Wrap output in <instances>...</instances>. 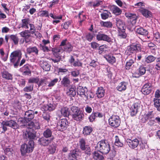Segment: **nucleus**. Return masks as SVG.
<instances>
[{
	"label": "nucleus",
	"instance_id": "f257e3e1",
	"mask_svg": "<svg viewBox=\"0 0 160 160\" xmlns=\"http://www.w3.org/2000/svg\"><path fill=\"white\" fill-rule=\"evenodd\" d=\"M96 149L103 154H107L110 150L109 143L106 140L99 141L95 147Z\"/></svg>",
	"mask_w": 160,
	"mask_h": 160
},
{
	"label": "nucleus",
	"instance_id": "f03ea898",
	"mask_svg": "<svg viewBox=\"0 0 160 160\" xmlns=\"http://www.w3.org/2000/svg\"><path fill=\"white\" fill-rule=\"evenodd\" d=\"M34 116V112L32 110H28L25 112L23 118L21 120V126H26L29 122L33 118Z\"/></svg>",
	"mask_w": 160,
	"mask_h": 160
},
{
	"label": "nucleus",
	"instance_id": "7ed1b4c3",
	"mask_svg": "<svg viewBox=\"0 0 160 160\" xmlns=\"http://www.w3.org/2000/svg\"><path fill=\"white\" fill-rule=\"evenodd\" d=\"M34 142L33 141L30 140L28 143L24 144L21 146V152L22 155H25L26 153L32 152L34 148Z\"/></svg>",
	"mask_w": 160,
	"mask_h": 160
},
{
	"label": "nucleus",
	"instance_id": "20e7f679",
	"mask_svg": "<svg viewBox=\"0 0 160 160\" xmlns=\"http://www.w3.org/2000/svg\"><path fill=\"white\" fill-rule=\"evenodd\" d=\"M20 60V51L16 50L10 54V60L13 63L14 68H17L19 65Z\"/></svg>",
	"mask_w": 160,
	"mask_h": 160
},
{
	"label": "nucleus",
	"instance_id": "39448f33",
	"mask_svg": "<svg viewBox=\"0 0 160 160\" xmlns=\"http://www.w3.org/2000/svg\"><path fill=\"white\" fill-rule=\"evenodd\" d=\"M71 110L73 112L72 114L73 118L77 121H81L84 118V115L81 111L77 107L72 106Z\"/></svg>",
	"mask_w": 160,
	"mask_h": 160
},
{
	"label": "nucleus",
	"instance_id": "423d86ee",
	"mask_svg": "<svg viewBox=\"0 0 160 160\" xmlns=\"http://www.w3.org/2000/svg\"><path fill=\"white\" fill-rule=\"evenodd\" d=\"M109 125L114 128L118 127L121 121L119 117L117 115H113L108 120Z\"/></svg>",
	"mask_w": 160,
	"mask_h": 160
},
{
	"label": "nucleus",
	"instance_id": "0eeeda50",
	"mask_svg": "<svg viewBox=\"0 0 160 160\" xmlns=\"http://www.w3.org/2000/svg\"><path fill=\"white\" fill-rule=\"evenodd\" d=\"M79 143L81 149L84 151L86 154L90 155L91 154V150L89 146L86 144L85 140L83 138H81L80 139Z\"/></svg>",
	"mask_w": 160,
	"mask_h": 160
},
{
	"label": "nucleus",
	"instance_id": "6e6552de",
	"mask_svg": "<svg viewBox=\"0 0 160 160\" xmlns=\"http://www.w3.org/2000/svg\"><path fill=\"white\" fill-rule=\"evenodd\" d=\"M142 49L141 46L138 44L131 45L128 47L126 52L130 54V53H135L137 52L140 51Z\"/></svg>",
	"mask_w": 160,
	"mask_h": 160
},
{
	"label": "nucleus",
	"instance_id": "1a4fd4ad",
	"mask_svg": "<svg viewBox=\"0 0 160 160\" xmlns=\"http://www.w3.org/2000/svg\"><path fill=\"white\" fill-rule=\"evenodd\" d=\"M96 37L98 41H105L108 42H110L112 41V39L109 35L100 32H98Z\"/></svg>",
	"mask_w": 160,
	"mask_h": 160
},
{
	"label": "nucleus",
	"instance_id": "9d476101",
	"mask_svg": "<svg viewBox=\"0 0 160 160\" xmlns=\"http://www.w3.org/2000/svg\"><path fill=\"white\" fill-rule=\"evenodd\" d=\"M68 125V122L66 119H62L59 121L57 125V128L58 130L62 131L65 130Z\"/></svg>",
	"mask_w": 160,
	"mask_h": 160
},
{
	"label": "nucleus",
	"instance_id": "9b49d317",
	"mask_svg": "<svg viewBox=\"0 0 160 160\" xmlns=\"http://www.w3.org/2000/svg\"><path fill=\"white\" fill-rule=\"evenodd\" d=\"M60 46L62 48H63L65 51L68 52H71L73 48L72 46L68 42L67 39L63 40L62 41Z\"/></svg>",
	"mask_w": 160,
	"mask_h": 160
},
{
	"label": "nucleus",
	"instance_id": "f8f14e48",
	"mask_svg": "<svg viewBox=\"0 0 160 160\" xmlns=\"http://www.w3.org/2000/svg\"><path fill=\"white\" fill-rule=\"evenodd\" d=\"M126 142L129 147L132 149L136 148L139 144V140L137 138L133 139H127L126 140Z\"/></svg>",
	"mask_w": 160,
	"mask_h": 160
},
{
	"label": "nucleus",
	"instance_id": "ddd939ff",
	"mask_svg": "<svg viewBox=\"0 0 160 160\" xmlns=\"http://www.w3.org/2000/svg\"><path fill=\"white\" fill-rule=\"evenodd\" d=\"M152 90L151 84L150 83L145 84L141 89V92L144 95H147L151 93Z\"/></svg>",
	"mask_w": 160,
	"mask_h": 160
},
{
	"label": "nucleus",
	"instance_id": "4468645a",
	"mask_svg": "<svg viewBox=\"0 0 160 160\" xmlns=\"http://www.w3.org/2000/svg\"><path fill=\"white\" fill-rule=\"evenodd\" d=\"M139 106V104L138 103H135L132 105L130 108V114L131 116H135L137 114Z\"/></svg>",
	"mask_w": 160,
	"mask_h": 160
},
{
	"label": "nucleus",
	"instance_id": "2eb2a0df",
	"mask_svg": "<svg viewBox=\"0 0 160 160\" xmlns=\"http://www.w3.org/2000/svg\"><path fill=\"white\" fill-rule=\"evenodd\" d=\"M116 20V25L118 28L121 31H124L126 28L124 22L119 18H117Z\"/></svg>",
	"mask_w": 160,
	"mask_h": 160
},
{
	"label": "nucleus",
	"instance_id": "dca6fc26",
	"mask_svg": "<svg viewBox=\"0 0 160 160\" xmlns=\"http://www.w3.org/2000/svg\"><path fill=\"white\" fill-rule=\"evenodd\" d=\"M40 65L42 69L45 71H48L50 69V66L46 61L41 60L40 62Z\"/></svg>",
	"mask_w": 160,
	"mask_h": 160
},
{
	"label": "nucleus",
	"instance_id": "f3484780",
	"mask_svg": "<svg viewBox=\"0 0 160 160\" xmlns=\"http://www.w3.org/2000/svg\"><path fill=\"white\" fill-rule=\"evenodd\" d=\"M154 117V115L152 112H148L147 113L145 114L142 118L141 120L142 122H145L148 120L153 118Z\"/></svg>",
	"mask_w": 160,
	"mask_h": 160
},
{
	"label": "nucleus",
	"instance_id": "a211bd4d",
	"mask_svg": "<svg viewBox=\"0 0 160 160\" xmlns=\"http://www.w3.org/2000/svg\"><path fill=\"white\" fill-rule=\"evenodd\" d=\"M87 88L86 87L84 88L82 86H79L78 88L77 92L78 95L81 97H83L85 93H87Z\"/></svg>",
	"mask_w": 160,
	"mask_h": 160
},
{
	"label": "nucleus",
	"instance_id": "6ab92c4d",
	"mask_svg": "<svg viewBox=\"0 0 160 160\" xmlns=\"http://www.w3.org/2000/svg\"><path fill=\"white\" fill-rule=\"evenodd\" d=\"M27 125L26 126V127L28 129L29 128L31 129L32 128H34L36 129H39L40 128V124L38 121L30 122L28 123Z\"/></svg>",
	"mask_w": 160,
	"mask_h": 160
},
{
	"label": "nucleus",
	"instance_id": "aec40b11",
	"mask_svg": "<svg viewBox=\"0 0 160 160\" xmlns=\"http://www.w3.org/2000/svg\"><path fill=\"white\" fill-rule=\"evenodd\" d=\"M49 16L51 18L54 19L52 21V23L54 25H56L60 21V20H61L62 18V16H57L52 13H50L49 14Z\"/></svg>",
	"mask_w": 160,
	"mask_h": 160
},
{
	"label": "nucleus",
	"instance_id": "412c9836",
	"mask_svg": "<svg viewBox=\"0 0 160 160\" xmlns=\"http://www.w3.org/2000/svg\"><path fill=\"white\" fill-rule=\"evenodd\" d=\"M51 139H47L43 137L40 138L38 140L39 143L43 146L48 145L51 143Z\"/></svg>",
	"mask_w": 160,
	"mask_h": 160
},
{
	"label": "nucleus",
	"instance_id": "4be33fe9",
	"mask_svg": "<svg viewBox=\"0 0 160 160\" xmlns=\"http://www.w3.org/2000/svg\"><path fill=\"white\" fill-rule=\"evenodd\" d=\"M53 52L54 57L52 58L51 60L54 63H58L59 62L61 59V56L58 53L54 51V50H52Z\"/></svg>",
	"mask_w": 160,
	"mask_h": 160
},
{
	"label": "nucleus",
	"instance_id": "5701e85b",
	"mask_svg": "<svg viewBox=\"0 0 160 160\" xmlns=\"http://www.w3.org/2000/svg\"><path fill=\"white\" fill-rule=\"evenodd\" d=\"M110 9L112 12L116 15L120 14L122 12L121 9L115 5H112L110 7Z\"/></svg>",
	"mask_w": 160,
	"mask_h": 160
},
{
	"label": "nucleus",
	"instance_id": "b1692460",
	"mask_svg": "<svg viewBox=\"0 0 160 160\" xmlns=\"http://www.w3.org/2000/svg\"><path fill=\"white\" fill-rule=\"evenodd\" d=\"M105 93V91L104 88L102 87H100L98 88L96 94L98 98H101L104 97Z\"/></svg>",
	"mask_w": 160,
	"mask_h": 160
},
{
	"label": "nucleus",
	"instance_id": "393cba45",
	"mask_svg": "<svg viewBox=\"0 0 160 160\" xmlns=\"http://www.w3.org/2000/svg\"><path fill=\"white\" fill-rule=\"evenodd\" d=\"M139 11L146 18H148L151 16V12L148 10L141 8L139 9Z\"/></svg>",
	"mask_w": 160,
	"mask_h": 160
},
{
	"label": "nucleus",
	"instance_id": "a878e982",
	"mask_svg": "<svg viewBox=\"0 0 160 160\" xmlns=\"http://www.w3.org/2000/svg\"><path fill=\"white\" fill-rule=\"evenodd\" d=\"M127 84L125 82L119 83L116 87L117 89L120 92L125 90L127 88Z\"/></svg>",
	"mask_w": 160,
	"mask_h": 160
},
{
	"label": "nucleus",
	"instance_id": "bb28decb",
	"mask_svg": "<svg viewBox=\"0 0 160 160\" xmlns=\"http://www.w3.org/2000/svg\"><path fill=\"white\" fill-rule=\"evenodd\" d=\"M56 106L55 105L49 104L43 106L42 108V109L44 111L48 110L49 111H51L54 110Z\"/></svg>",
	"mask_w": 160,
	"mask_h": 160
},
{
	"label": "nucleus",
	"instance_id": "cd10ccee",
	"mask_svg": "<svg viewBox=\"0 0 160 160\" xmlns=\"http://www.w3.org/2000/svg\"><path fill=\"white\" fill-rule=\"evenodd\" d=\"M136 32L138 34L144 36H146L148 34V32L147 30L141 27L137 28Z\"/></svg>",
	"mask_w": 160,
	"mask_h": 160
},
{
	"label": "nucleus",
	"instance_id": "c85d7f7f",
	"mask_svg": "<svg viewBox=\"0 0 160 160\" xmlns=\"http://www.w3.org/2000/svg\"><path fill=\"white\" fill-rule=\"evenodd\" d=\"M135 57H134L127 61L126 65V69L128 70L130 69L132 65L135 62Z\"/></svg>",
	"mask_w": 160,
	"mask_h": 160
},
{
	"label": "nucleus",
	"instance_id": "c756f323",
	"mask_svg": "<svg viewBox=\"0 0 160 160\" xmlns=\"http://www.w3.org/2000/svg\"><path fill=\"white\" fill-rule=\"evenodd\" d=\"M61 112L62 116L64 117L68 116L70 114L69 108L66 107H63L61 108Z\"/></svg>",
	"mask_w": 160,
	"mask_h": 160
},
{
	"label": "nucleus",
	"instance_id": "7c9ffc66",
	"mask_svg": "<svg viewBox=\"0 0 160 160\" xmlns=\"http://www.w3.org/2000/svg\"><path fill=\"white\" fill-rule=\"evenodd\" d=\"M61 82L64 86L68 87L70 84V81L68 77L66 76L63 78Z\"/></svg>",
	"mask_w": 160,
	"mask_h": 160
},
{
	"label": "nucleus",
	"instance_id": "2f4dec72",
	"mask_svg": "<svg viewBox=\"0 0 160 160\" xmlns=\"http://www.w3.org/2000/svg\"><path fill=\"white\" fill-rule=\"evenodd\" d=\"M126 17L132 21L136 22L137 19V16L135 14L130 13H125Z\"/></svg>",
	"mask_w": 160,
	"mask_h": 160
},
{
	"label": "nucleus",
	"instance_id": "473e14b6",
	"mask_svg": "<svg viewBox=\"0 0 160 160\" xmlns=\"http://www.w3.org/2000/svg\"><path fill=\"white\" fill-rule=\"evenodd\" d=\"M92 156L94 160H102L104 158L102 155L96 152L92 153Z\"/></svg>",
	"mask_w": 160,
	"mask_h": 160
},
{
	"label": "nucleus",
	"instance_id": "72a5a7b5",
	"mask_svg": "<svg viewBox=\"0 0 160 160\" xmlns=\"http://www.w3.org/2000/svg\"><path fill=\"white\" fill-rule=\"evenodd\" d=\"M67 94L71 97H74L76 95V92L74 87L72 86L67 92Z\"/></svg>",
	"mask_w": 160,
	"mask_h": 160
},
{
	"label": "nucleus",
	"instance_id": "f704fd0d",
	"mask_svg": "<svg viewBox=\"0 0 160 160\" xmlns=\"http://www.w3.org/2000/svg\"><path fill=\"white\" fill-rule=\"evenodd\" d=\"M100 23L101 26L108 28H112V23L110 21L104 22L102 21L100 22Z\"/></svg>",
	"mask_w": 160,
	"mask_h": 160
},
{
	"label": "nucleus",
	"instance_id": "c9c22d12",
	"mask_svg": "<svg viewBox=\"0 0 160 160\" xmlns=\"http://www.w3.org/2000/svg\"><path fill=\"white\" fill-rule=\"evenodd\" d=\"M105 58L109 63H113L116 61L115 58L111 55H107Z\"/></svg>",
	"mask_w": 160,
	"mask_h": 160
},
{
	"label": "nucleus",
	"instance_id": "e433bc0d",
	"mask_svg": "<svg viewBox=\"0 0 160 160\" xmlns=\"http://www.w3.org/2000/svg\"><path fill=\"white\" fill-rule=\"evenodd\" d=\"M92 128L89 126H86L83 129V133L86 135H88L90 134L92 132Z\"/></svg>",
	"mask_w": 160,
	"mask_h": 160
},
{
	"label": "nucleus",
	"instance_id": "4c0bfd02",
	"mask_svg": "<svg viewBox=\"0 0 160 160\" xmlns=\"http://www.w3.org/2000/svg\"><path fill=\"white\" fill-rule=\"evenodd\" d=\"M7 126H9L15 128L16 126V123L13 120L6 121H5Z\"/></svg>",
	"mask_w": 160,
	"mask_h": 160
},
{
	"label": "nucleus",
	"instance_id": "58836bf2",
	"mask_svg": "<svg viewBox=\"0 0 160 160\" xmlns=\"http://www.w3.org/2000/svg\"><path fill=\"white\" fill-rule=\"evenodd\" d=\"M27 52L29 53L32 52H34L36 54H38V50L37 48L35 47H29L27 49Z\"/></svg>",
	"mask_w": 160,
	"mask_h": 160
},
{
	"label": "nucleus",
	"instance_id": "ea45409f",
	"mask_svg": "<svg viewBox=\"0 0 160 160\" xmlns=\"http://www.w3.org/2000/svg\"><path fill=\"white\" fill-rule=\"evenodd\" d=\"M154 106L158 111H160V99L154 98Z\"/></svg>",
	"mask_w": 160,
	"mask_h": 160
},
{
	"label": "nucleus",
	"instance_id": "a19ab883",
	"mask_svg": "<svg viewBox=\"0 0 160 160\" xmlns=\"http://www.w3.org/2000/svg\"><path fill=\"white\" fill-rule=\"evenodd\" d=\"M22 70L23 74L25 75H28L31 73V72L29 69L28 65H26L22 68Z\"/></svg>",
	"mask_w": 160,
	"mask_h": 160
},
{
	"label": "nucleus",
	"instance_id": "79ce46f5",
	"mask_svg": "<svg viewBox=\"0 0 160 160\" xmlns=\"http://www.w3.org/2000/svg\"><path fill=\"white\" fill-rule=\"evenodd\" d=\"M146 71L145 68L142 66H140L137 70L138 74L140 75H144Z\"/></svg>",
	"mask_w": 160,
	"mask_h": 160
},
{
	"label": "nucleus",
	"instance_id": "37998d69",
	"mask_svg": "<svg viewBox=\"0 0 160 160\" xmlns=\"http://www.w3.org/2000/svg\"><path fill=\"white\" fill-rule=\"evenodd\" d=\"M48 152L50 154H53L56 151V147L53 144L50 145L48 148Z\"/></svg>",
	"mask_w": 160,
	"mask_h": 160
},
{
	"label": "nucleus",
	"instance_id": "c03bdc74",
	"mask_svg": "<svg viewBox=\"0 0 160 160\" xmlns=\"http://www.w3.org/2000/svg\"><path fill=\"white\" fill-rule=\"evenodd\" d=\"M52 132L51 130L49 129H47L45 131H44L43 133V136L46 138H49L52 136Z\"/></svg>",
	"mask_w": 160,
	"mask_h": 160
},
{
	"label": "nucleus",
	"instance_id": "a18cd8bd",
	"mask_svg": "<svg viewBox=\"0 0 160 160\" xmlns=\"http://www.w3.org/2000/svg\"><path fill=\"white\" fill-rule=\"evenodd\" d=\"M22 27L25 28H28V24L29 22V19H25L22 20Z\"/></svg>",
	"mask_w": 160,
	"mask_h": 160
},
{
	"label": "nucleus",
	"instance_id": "49530a36",
	"mask_svg": "<svg viewBox=\"0 0 160 160\" xmlns=\"http://www.w3.org/2000/svg\"><path fill=\"white\" fill-rule=\"evenodd\" d=\"M2 75L3 78L8 79H11L12 78L11 75L6 71L3 72L2 73Z\"/></svg>",
	"mask_w": 160,
	"mask_h": 160
},
{
	"label": "nucleus",
	"instance_id": "de8ad7c7",
	"mask_svg": "<svg viewBox=\"0 0 160 160\" xmlns=\"http://www.w3.org/2000/svg\"><path fill=\"white\" fill-rule=\"evenodd\" d=\"M25 135L27 137H28L30 139H33L36 137L35 134L29 131H28L27 130L26 131Z\"/></svg>",
	"mask_w": 160,
	"mask_h": 160
},
{
	"label": "nucleus",
	"instance_id": "09e8293b",
	"mask_svg": "<svg viewBox=\"0 0 160 160\" xmlns=\"http://www.w3.org/2000/svg\"><path fill=\"white\" fill-rule=\"evenodd\" d=\"M0 54L1 55V57L3 60L5 61L8 58V55H5L4 52L3 48L0 49Z\"/></svg>",
	"mask_w": 160,
	"mask_h": 160
},
{
	"label": "nucleus",
	"instance_id": "8fccbe9b",
	"mask_svg": "<svg viewBox=\"0 0 160 160\" xmlns=\"http://www.w3.org/2000/svg\"><path fill=\"white\" fill-rule=\"evenodd\" d=\"M155 58L152 55H149L146 57L145 61L148 63H151L155 60Z\"/></svg>",
	"mask_w": 160,
	"mask_h": 160
},
{
	"label": "nucleus",
	"instance_id": "3c124183",
	"mask_svg": "<svg viewBox=\"0 0 160 160\" xmlns=\"http://www.w3.org/2000/svg\"><path fill=\"white\" fill-rule=\"evenodd\" d=\"M21 35L25 39L28 38L30 36V35L28 31H25L21 33Z\"/></svg>",
	"mask_w": 160,
	"mask_h": 160
},
{
	"label": "nucleus",
	"instance_id": "603ef678",
	"mask_svg": "<svg viewBox=\"0 0 160 160\" xmlns=\"http://www.w3.org/2000/svg\"><path fill=\"white\" fill-rule=\"evenodd\" d=\"M87 93H85V95H84L85 97L88 100H90L92 98H93L94 97L92 93L91 92L88 91L86 92Z\"/></svg>",
	"mask_w": 160,
	"mask_h": 160
},
{
	"label": "nucleus",
	"instance_id": "864d4df0",
	"mask_svg": "<svg viewBox=\"0 0 160 160\" xmlns=\"http://www.w3.org/2000/svg\"><path fill=\"white\" fill-rule=\"evenodd\" d=\"M94 37V35L93 33H89L86 35V39L89 42H91L93 39Z\"/></svg>",
	"mask_w": 160,
	"mask_h": 160
},
{
	"label": "nucleus",
	"instance_id": "5fc2aeb1",
	"mask_svg": "<svg viewBox=\"0 0 160 160\" xmlns=\"http://www.w3.org/2000/svg\"><path fill=\"white\" fill-rule=\"evenodd\" d=\"M13 152V150L11 148H7L4 150V153L8 156L11 155Z\"/></svg>",
	"mask_w": 160,
	"mask_h": 160
},
{
	"label": "nucleus",
	"instance_id": "6e6d98bb",
	"mask_svg": "<svg viewBox=\"0 0 160 160\" xmlns=\"http://www.w3.org/2000/svg\"><path fill=\"white\" fill-rule=\"evenodd\" d=\"M154 39L157 42H160V34L158 32H156L154 34Z\"/></svg>",
	"mask_w": 160,
	"mask_h": 160
},
{
	"label": "nucleus",
	"instance_id": "4d7b16f0",
	"mask_svg": "<svg viewBox=\"0 0 160 160\" xmlns=\"http://www.w3.org/2000/svg\"><path fill=\"white\" fill-rule=\"evenodd\" d=\"M107 12H103L101 14V16L103 19H106L108 18L109 15L110 14V13L107 11H106Z\"/></svg>",
	"mask_w": 160,
	"mask_h": 160
},
{
	"label": "nucleus",
	"instance_id": "13d9d810",
	"mask_svg": "<svg viewBox=\"0 0 160 160\" xmlns=\"http://www.w3.org/2000/svg\"><path fill=\"white\" fill-rule=\"evenodd\" d=\"M40 17H49V16L48 12L46 10L42 11L40 12Z\"/></svg>",
	"mask_w": 160,
	"mask_h": 160
},
{
	"label": "nucleus",
	"instance_id": "bf43d9fd",
	"mask_svg": "<svg viewBox=\"0 0 160 160\" xmlns=\"http://www.w3.org/2000/svg\"><path fill=\"white\" fill-rule=\"evenodd\" d=\"M58 81V79L56 78L51 81L48 85L49 87H53L56 83Z\"/></svg>",
	"mask_w": 160,
	"mask_h": 160
},
{
	"label": "nucleus",
	"instance_id": "052dcab7",
	"mask_svg": "<svg viewBox=\"0 0 160 160\" xmlns=\"http://www.w3.org/2000/svg\"><path fill=\"white\" fill-rule=\"evenodd\" d=\"M71 24V22H70L68 21L62 23L61 26L62 27L63 29H67L68 28L69 26Z\"/></svg>",
	"mask_w": 160,
	"mask_h": 160
},
{
	"label": "nucleus",
	"instance_id": "680f3d73",
	"mask_svg": "<svg viewBox=\"0 0 160 160\" xmlns=\"http://www.w3.org/2000/svg\"><path fill=\"white\" fill-rule=\"evenodd\" d=\"M6 124L5 122V121H3L1 123V128L3 129V131L1 132L4 133L7 130V128L6 127Z\"/></svg>",
	"mask_w": 160,
	"mask_h": 160
},
{
	"label": "nucleus",
	"instance_id": "e2e57ef3",
	"mask_svg": "<svg viewBox=\"0 0 160 160\" xmlns=\"http://www.w3.org/2000/svg\"><path fill=\"white\" fill-rule=\"evenodd\" d=\"M102 1L99 0H96L93 2V6L94 8H95L98 7L100 5L102 4Z\"/></svg>",
	"mask_w": 160,
	"mask_h": 160
},
{
	"label": "nucleus",
	"instance_id": "0e129e2a",
	"mask_svg": "<svg viewBox=\"0 0 160 160\" xmlns=\"http://www.w3.org/2000/svg\"><path fill=\"white\" fill-rule=\"evenodd\" d=\"M83 12H80L78 14V17L80 19V22L84 21L86 18V16L85 15L82 14Z\"/></svg>",
	"mask_w": 160,
	"mask_h": 160
},
{
	"label": "nucleus",
	"instance_id": "69168bd1",
	"mask_svg": "<svg viewBox=\"0 0 160 160\" xmlns=\"http://www.w3.org/2000/svg\"><path fill=\"white\" fill-rule=\"evenodd\" d=\"M98 63L97 62V60H93L91 61V62L90 63L89 65L92 67L95 68L97 66H98Z\"/></svg>",
	"mask_w": 160,
	"mask_h": 160
},
{
	"label": "nucleus",
	"instance_id": "338daca9",
	"mask_svg": "<svg viewBox=\"0 0 160 160\" xmlns=\"http://www.w3.org/2000/svg\"><path fill=\"white\" fill-rule=\"evenodd\" d=\"M10 38L13 41L15 44H17L18 42V38L15 35H12L10 36Z\"/></svg>",
	"mask_w": 160,
	"mask_h": 160
},
{
	"label": "nucleus",
	"instance_id": "774afa93",
	"mask_svg": "<svg viewBox=\"0 0 160 160\" xmlns=\"http://www.w3.org/2000/svg\"><path fill=\"white\" fill-rule=\"evenodd\" d=\"M77 154L75 153H70L69 155V160H77Z\"/></svg>",
	"mask_w": 160,
	"mask_h": 160
}]
</instances>
